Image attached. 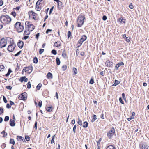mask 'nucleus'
Returning a JSON list of instances; mask_svg holds the SVG:
<instances>
[{
    "label": "nucleus",
    "instance_id": "nucleus-1",
    "mask_svg": "<svg viewBox=\"0 0 149 149\" xmlns=\"http://www.w3.org/2000/svg\"><path fill=\"white\" fill-rule=\"evenodd\" d=\"M1 22L3 24H8L11 21V18L8 15H2L0 17Z\"/></svg>",
    "mask_w": 149,
    "mask_h": 149
},
{
    "label": "nucleus",
    "instance_id": "nucleus-2",
    "mask_svg": "<svg viewBox=\"0 0 149 149\" xmlns=\"http://www.w3.org/2000/svg\"><path fill=\"white\" fill-rule=\"evenodd\" d=\"M85 19V15L84 14H81L79 16L77 21L78 27H81L84 24V20Z\"/></svg>",
    "mask_w": 149,
    "mask_h": 149
},
{
    "label": "nucleus",
    "instance_id": "nucleus-3",
    "mask_svg": "<svg viewBox=\"0 0 149 149\" xmlns=\"http://www.w3.org/2000/svg\"><path fill=\"white\" fill-rule=\"evenodd\" d=\"M115 133L114 128V127H112L107 133V136L109 139H111Z\"/></svg>",
    "mask_w": 149,
    "mask_h": 149
},
{
    "label": "nucleus",
    "instance_id": "nucleus-4",
    "mask_svg": "<svg viewBox=\"0 0 149 149\" xmlns=\"http://www.w3.org/2000/svg\"><path fill=\"white\" fill-rule=\"evenodd\" d=\"M6 44V40L4 38H2L0 40V47L2 48L5 47Z\"/></svg>",
    "mask_w": 149,
    "mask_h": 149
},
{
    "label": "nucleus",
    "instance_id": "nucleus-5",
    "mask_svg": "<svg viewBox=\"0 0 149 149\" xmlns=\"http://www.w3.org/2000/svg\"><path fill=\"white\" fill-rule=\"evenodd\" d=\"M27 93L26 92H24L21 94V96H19L18 98L19 100H26L27 99Z\"/></svg>",
    "mask_w": 149,
    "mask_h": 149
},
{
    "label": "nucleus",
    "instance_id": "nucleus-6",
    "mask_svg": "<svg viewBox=\"0 0 149 149\" xmlns=\"http://www.w3.org/2000/svg\"><path fill=\"white\" fill-rule=\"evenodd\" d=\"M87 39V37L85 35H83L81 38L78 40L77 42V45H79V44H81L82 45L83 42L85 41Z\"/></svg>",
    "mask_w": 149,
    "mask_h": 149
},
{
    "label": "nucleus",
    "instance_id": "nucleus-7",
    "mask_svg": "<svg viewBox=\"0 0 149 149\" xmlns=\"http://www.w3.org/2000/svg\"><path fill=\"white\" fill-rule=\"evenodd\" d=\"M105 64L107 67L112 68L113 66V62L109 60H107L105 62Z\"/></svg>",
    "mask_w": 149,
    "mask_h": 149
},
{
    "label": "nucleus",
    "instance_id": "nucleus-8",
    "mask_svg": "<svg viewBox=\"0 0 149 149\" xmlns=\"http://www.w3.org/2000/svg\"><path fill=\"white\" fill-rule=\"evenodd\" d=\"M7 40H8L9 42H10V45L11 46H16V44H15L14 40L10 38H7Z\"/></svg>",
    "mask_w": 149,
    "mask_h": 149
},
{
    "label": "nucleus",
    "instance_id": "nucleus-9",
    "mask_svg": "<svg viewBox=\"0 0 149 149\" xmlns=\"http://www.w3.org/2000/svg\"><path fill=\"white\" fill-rule=\"evenodd\" d=\"M16 46L9 45L7 48V50L10 52H12L14 50Z\"/></svg>",
    "mask_w": 149,
    "mask_h": 149
},
{
    "label": "nucleus",
    "instance_id": "nucleus-10",
    "mask_svg": "<svg viewBox=\"0 0 149 149\" xmlns=\"http://www.w3.org/2000/svg\"><path fill=\"white\" fill-rule=\"evenodd\" d=\"M24 29V26L23 25L20 24L19 26H18V28L17 29V31L19 33L22 32Z\"/></svg>",
    "mask_w": 149,
    "mask_h": 149
},
{
    "label": "nucleus",
    "instance_id": "nucleus-11",
    "mask_svg": "<svg viewBox=\"0 0 149 149\" xmlns=\"http://www.w3.org/2000/svg\"><path fill=\"white\" fill-rule=\"evenodd\" d=\"M18 47L20 49H22L24 46V42L22 41L19 40L17 43Z\"/></svg>",
    "mask_w": 149,
    "mask_h": 149
},
{
    "label": "nucleus",
    "instance_id": "nucleus-12",
    "mask_svg": "<svg viewBox=\"0 0 149 149\" xmlns=\"http://www.w3.org/2000/svg\"><path fill=\"white\" fill-rule=\"evenodd\" d=\"M33 67L32 65L29 66L28 67H27V70H28V71H27V73L29 74H30L32 72L33 70Z\"/></svg>",
    "mask_w": 149,
    "mask_h": 149
},
{
    "label": "nucleus",
    "instance_id": "nucleus-13",
    "mask_svg": "<svg viewBox=\"0 0 149 149\" xmlns=\"http://www.w3.org/2000/svg\"><path fill=\"white\" fill-rule=\"evenodd\" d=\"M124 63L122 62H120L117 64L115 66V69L116 70H117L118 68L121 65H124Z\"/></svg>",
    "mask_w": 149,
    "mask_h": 149
},
{
    "label": "nucleus",
    "instance_id": "nucleus-14",
    "mask_svg": "<svg viewBox=\"0 0 149 149\" xmlns=\"http://www.w3.org/2000/svg\"><path fill=\"white\" fill-rule=\"evenodd\" d=\"M29 29V31H32L35 29V26L33 24H31L27 27Z\"/></svg>",
    "mask_w": 149,
    "mask_h": 149
},
{
    "label": "nucleus",
    "instance_id": "nucleus-15",
    "mask_svg": "<svg viewBox=\"0 0 149 149\" xmlns=\"http://www.w3.org/2000/svg\"><path fill=\"white\" fill-rule=\"evenodd\" d=\"M17 139L18 141L22 140L23 142H25V140L24 137L21 136H17Z\"/></svg>",
    "mask_w": 149,
    "mask_h": 149
},
{
    "label": "nucleus",
    "instance_id": "nucleus-16",
    "mask_svg": "<svg viewBox=\"0 0 149 149\" xmlns=\"http://www.w3.org/2000/svg\"><path fill=\"white\" fill-rule=\"evenodd\" d=\"M141 149H149V146L146 143H144L142 146Z\"/></svg>",
    "mask_w": 149,
    "mask_h": 149
},
{
    "label": "nucleus",
    "instance_id": "nucleus-17",
    "mask_svg": "<svg viewBox=\"0 0 149 149\" xmlns=\"http://www.w3.org/2000/svg\"><path fill=\"white\" fill-rule=\"evenodd\" d=\"M57 3L58 8L60 10L62 8V7H63V6H62V3L60 1L57 2Z\"/></svg>",
    "mask_w": 149,
    "mask_h": 149
},
{
    "label": "nucleus",
    "instance_id": "nucleus-18",
    "mask_svg": "<svg viewBox=\"0 0 149 149\" xmlns=\"http://www.w3.org/2000/svg\"><path fill=\"white\" fill-rule=\"evenodd\" d=\"M15 122L12 121V120L10 119V125L12 127H14L15 125Z\"/></svg>",
    "mask_w": 149,
    "mask_h": 149
},
{
    "label": "nucleus",
    "instance_id": "nucleus-19",
    "mask_svg": "<svg viewBox=\"0 0 149 149\" xmlns=\"http://www.w3.org/2000/svg\"><path fill=\"white\" fill-rule=\"evenodd\" d=\"M21 24L20 22H17L15 24V28L17 29L18 28V26H19Z\"/></svg>",
    "mask_w": 149,
    "mask_h": 149
},
{
    "label": "nucleus",
    "instance_id": "nucleus-20",
    "mask_svg": "<svg viewBox=\"0 0 149 149\" xmlns=\"http://www.w3.org/2000/svg\"><path fill=\"white\" fill-rule=\"evenodd\" d=\"M120 83V81L118 80H115V82L114 84L112 85L114 86H116L117 85L119 84Z\"/></svg>",
    "mask_w": 149,
    "mask_h": 149
},
{
    "label": "nucleus",
    "instance_id": "nucleus-21",
    "mask_svg": "<svg viewBox=\"0 0 149 149\" xmlns=\"http://www.w3.org/2000/svg\"><path fill=\"white\" fill-rule=\"evenodd\" d=\"M46 108L47 111L48 112H51L52 110V106L46 107Z\"/></svg>",
    "mask_w": 149,
    "mask_h": 149
},
{
    "label": "nucleus",
    "instance_id": "nucleus-22",
    "mask_svg": "<svg viewBox=\"0 0 149 149\" xmlns=\"http://www.w3.org/2000/svg\"><path fill=\"white\" fill-rule=\"evenodd\" d=\"M52 74L50 72H48L47 74V78L48 79H52Z\"/></svg>",
    "mask_w": 149,
    "mask_h": 149
},
{
    "label": "nucleus",
    "instance_id": "nucleus-23",
    "mask_svg": "<svg viewBox=\"0 0 149 149\" xmlns=\"http://www.w3.org/2000/svg\"><path fill=\"white\" fill-rule=\"evenodd\" d=\"M106 149H116V148L113 145H110L107 147Z\"/></svg>",
    "mask_w": 149,
    "mask_h": 149
},
{
    "label": "nucleus",
    "instance_id": "nucleus-24",
    "mask_svg": "<svg viewBox=\"0 0 149 149\" xmlns=\"http://www.w3.org/2000/svg\"><path fill=\"white\" fill-rule=\"evenodd\" d=\"M84 125L83 127L84 128H87L88 126V123L87 121H85L83 123Z\"/></svg>",
    "mask_w": 149,
    "mask_h": 149
},
{
    "label": "nucleus",
    "instance_id": "nucleus-25",
    "mask_svg": "<svg viewBox=\"0 0 149 149\" xmlns=\"http://www.w3.org/2000/svg\"><path fill=\"white\" fill-rule=\"evenodd\" d=\"M58 42H56L54 43V47H59L61 46V44H58Z\"/></svg>",
    "mask_w": 149,
    "mask_h": 149
},
{
    "label": "nucleus",
    "instance_id": "nucleus-26",
    "mask_svg": "<svg viewBox=\"0 0 149 149\" xmlns=\"http://www.w3.org/2000/svg\"><path fill=\"white\" fill-rule=\"evenodd\" d=\"M1 133L3 135V137H5L7 135V133L4 130L2 131Z\"/></svg>",
    "mask_w": 149,
    "mask_h": 149
},
{
    "label": "nucleus",
    "instance_id": "nucleus-27",
    "mask_svg": "<svg viewBox=\"0 0 149 149\" xmlns=\"http://www.w3.org/2000/svg\"><path fill=\"white\" fill-rule=\"evenodd\" d=\"M33 62L35 64H36L38 62V59L37 57H35L33 59Z\"/></svg>",
    "mask_w": 149,
    "mask_h": 149
},
{
    "label": "nucleus",
    "instance_id": "nucleus-28",
    "mask_svg": "<svg viewBox=\"0 0 149 149\" xmlns=\"http://www.w3.org/2000/svg\"><path fill=\"white\" fill-rule=\"evenodd\" d=\"M56 63L58 65H59L60 64V61L59 58L58 57H57L56 58Z\"/></svg>",
    "mask_w": 149,
    "mask_h": 149
},
{
    "label": "nucleus",
    "instance_id": "nucleus-29",
    "mask_svg": "<svg viewBox=\"0 0 149 149\" xmlns=\"http://www.w3.org/2000/svg\"><path fill=\"white\" fill-rule=\"evenodd\" d=\"M12 72V70H11V69L10 68H9L8 70V72L7 73V74H5V76H6V77H7Z\"/></svg>",
    "mask_w": 149,
    "mask_h": 149
},
{
    "label": "nucleus",
    "instance_id": "nucleus-30",
    "mask_svg": "<svg viewBox=\"0 0 149 149\" xmlns=\"http://www.w3.org/2000/svg\"><path fill=\"white\" fill-rule=\"evenodd\" d=\"M30 31H29L28 30V31H26V30H25L24 31V35H29L30 33Z\"/></svg>",
    "mask_w": 149,
    "mask_h": 149
},
{
    "label": "nucleus",
    "instance_id": "nucleus-31",
    "mask_svg": "<svg viewBox=\"0 0 149 149\" xmlns=\"http://www.w3.org/2000/svg\"><path fill=\"white\" fill-rule=\"evenodd\" d=\"M118 20L121 23H125V19H123V18H119L118 19Z\"/></svg>",
    "mask_w": 149,
    "mask_h": 149
},
{
    "label": "nucleus",
    "instance_id": "nucleus-32",
    "mask_svg": "<svg viewBox=\"0 0 149 149\" xmlns=\"http://www.w3.org/2000/svg\"><path fill=\"white\" fill-rule=\"evenodd\" d=\"M29 15V16H30V15H33V14L35 15L36 13H34L33 11H29L28 12Z\"/></svg>",
    "mask_w": 149,
    "mask_h": 149
},
{
    "label": "nucleus",
    "instance_id": "nucleus-33",
    "mask_svg": "<svg viewBox=\"0 0 149 149\" xmlns=\"http://www.w3.org/2000/svg\"><path fill=\"white\" fill-rule=\"evenodd\" d=\"M10 144H13V145H15V142L14 140V139H13L11 138L10 139Z\"/></svg>",
    "mask_w": 149,
    "mask_h": 149
},
{
    "label": "nucleus",
    "instance_id": "nucleus-34",
    "mask_svg": "<svg viewBox=\"0 0 149 149\" xmlns=\"http://www.w3.org/2000/svg\"><path fill=\"white\" fill-rule=\"evenodd\" d=\"M42 86V84L41 83H39L37 86L36 88L37 90H40L41 87Z\"/></svg>",
    "mask_w": 149,
    "mask_h": 149
},
{
    "label": "nucleus",
    "instance_id": "nucleus-35",
    "mask_svg": "<svg viewBox=\"0 0 149 149\" xmlns=\"http://www.w3.org/2000/svg\"><path fill=\"white\" fill-rule=\"evenodd\" d=\"M25 78V76H22L19 79V81H20L21 82H23L24 81V79Z\"/></svg>",
    "mask_w": 149,
    "mask_h": 149
},
{
    "label": "nucleus",
    "instance_id": "nucleus-36",
    "mask_svg": "<svg viewBox=\"0 0 149 149\" xmlns=\"http://www.w3.org/2000/svg\"><path fill=\"white\" fill-rule=\"evenodd\" d=\"M93 118L92 120V122H93L97 119L96 116L95 115L93 114Z\"/></svg>",
    "mask_w": 149,
    "mask_h": 149
},
{
    "label": "nucleus",
    "instance_id": "nucleus-37",
    "mask_svg": "<svg viewBox=\"0 0 149 149\" xmlns=\"http://www.w3.org/2000/svg\"><path fill=\"white\" fill-rule=\"evenodd\" d=\"M11 14L13 17H14L15 18V17L16 14L15 12V11H12L11 13Z\"/></svg>",
    "mask_w": 149,
    "mask_h": 149
},
{
    "label": "nucleus",
    "instance_id": "nucleus-38",
    "mask_svg": "<svg viewBox=\"0 0 149 149\" xmlns=\"http://www.w3.org/2000/svg\"><path fill=\"white\" fill-rule=\"evenodd\" d=\"M39 5L38 4L36 5V10L38 11H40V8H39Z\"/></svg>",
    "mask_w": 149,
    "mask_h": 149
},
{
    "label": "nucleus",
    "instance_id": "nucleus-39",
    "mask_svg": "<svg viewBox=\"0 0 149 149\" xmlns=\"http://www.w3.org/2000/svg\"><path fill=\"white\" fill-rule=\"evenodd\" d=\"M25 138L27 141H29L30 140V138L29 136L28 135H25Z\"/></svg>",
    "mask_w": 149,
    "mask_h": 149
},
{
    "label": "nucleus",
    "instance_id": "nucleus-40",
    "mask_svg": "<svg viewBox=\"0 0 149 149\" xmlns=\"http://www.w3.org/2000/svg\"><path fill=\"white\" fill-rule=\"evenodd\" d=\"M62 56L64 58H65L66 56V55L65 52V51L64 50L63 52V53L62 54Z\"/></svg>",
    "mask_w": 149,
    "mask_h": 149
},
{
    "label": "nucleus",
    "instance_id": "nucleus-41",
    "mask_svg": "<svg viewBox=\"0 0 149 149\" xmlns=\"http://www.w3.org/2000/svg\"><path fill=\"white\" fill-rule=\"evenodd\" d=\"M5 68L4 66L3 65H0V71H3Z\"/></svg>",
    "mask_w": 149,
    "mask_h": 149
},
{
    "label": "nucleus",
    "instance_id": "nucleus-42",
    "mask_svg": "<svg viewBox=\"0 0 149 149\" xmlns=\"http://www.w3.org/2000/svg\"><path fill=\"white\" fill-rule=\"evenodd\" d=\"M51 53L54 55H55L57 54V51L55 49H53L51 51Z\"/></svg>",
    "mask_w": 149,
    "mask_h": 149
},
{
    "label": "nucleus",
    "instance_id": "nucleus-43",
    "mask_svg": "<svg viewBox=\"0 0 149 149\" xmlns=\"http://www.w3.org/2000/svg\"><path fill=\"white\" fill-rule=\"evenodd\" d=\"M27 87L28 89L30 88L31 87V84L30 81H29L27 84Z\"/></svg>",
    "mask_w": 149,
    "mask_h": 149
},
{
    "label": "nucleus",
    "instance_id": "nucleus-44",
    "mask_svg": "<svg viewBox=\"0 0 149 149\" xmlns=\"http://www.w3.org/2000/svg\"><path fill=\"white\" fill-rule=\"evenodd\" d=\"M74 73V74H76L77 73V70L76 68L74 67L73 68Z\"/></svg>",
    "mask_w": 149,
    "mask_h": 149
},
{
    "label": "nucleus",
    "instance_id": "nucleus-45",
    "mask_svg": "<svg viewBox=\"0 0 149 149\" xmlns=\"http://www.w3.org/2000/svg\"><path fill=\"white\" fill-rule=\"evenodd\" d=\"M9 117L8 116H6L5 117L4 120L5 122H7L9 120Z\"/></svg>",
    "mask_w": 149,
    "mask_h": 149
},
{
    "label": "nucleus",
    "instance_id": "nucleus-46",
    "mask_svg": "<svg viewBox=\"0 0 149 149\" xmlns=\"http://www.w3.org/2000/svg\"><path fill=\"white\" fill-rule=\"evenodd\" d=\"M67 66L66 65H63L62 67V68L63 71H65L67 69Z\"/></svg>",
    "mask_w": 149,
    "mask_h": 149
},
{
    "label": "nucleus",
    "instance_id": "nucleus-47",
    "mask_svg": "<svg viewBox=\"0 0 149 149\" xmlns=\"http://www.w3.org/2000/svg\"><path fill=\"white\" fill-rule=\"evenodd\" d=\"M94 83V81L93 79L92 78H91L89 81V83L91 84H93Z\"/></svg>",
    "mask_w": 149,
    "mask_h": 149
},
{
    "label": "nucleus",
    "instance_id": "nucleus-48",
    "mask_svg": "<svg viewBox=\"0 0 149 149\" xmlns=\"http://www.w3.org/2000/svg\"><path fill=\"white\" fill-rule=\"evenodd\" d=\"M29 22L28 21H26L25 22V25H26V28H27L29 25H30L31 24H29Z\"/></svg>",
    "mask_w": 149,
    "mask_h": 149
},
{
    "label": "nucleus",
    "instance_id": "nucleus-49",
    "mask_svg": "<svg viewBox=\"0 0 149 149\" xmlns=\"http://www.w3.org/2000/svg\"><path fill=\"white\" fill-rule=\"evenodd\" d=\"M55 135L53 136L52 137V139L51 141V143L52 144L54 143V138H55Z\"/></svg>",
    "mask_w": 149,
    "mask_h": 149
},
{
    "label": "nucleus",
    "instance_id": "nucleus-50",
    "mask_svg": "<svg viewBox=\"0 0 149 149\" xmlns=\"http://www.w3.org/2000/svg\"><path fill=\"white\" fill-rule=\"evenodd\" d=\"M119 101L122 104H124V102L123 101L122 98L121 97H120L119 98Z\"/></svg>",
    "mask_w": 149,
    "mask_h": 149
},
{
    "label": "nucleus",
    "instance_id": "nucleus-51",
    "mask_svg": "<svg viewBox=\"0 0 149 149\" xmlns=\"http://www.w3.org/2000/svg\"><path fill=\"white\" fill-rule=\"evenodd\" d=\"M42 105V101L40 100V101H39V102H38V106H39V107H41Z\"/></svg>",
    "mask_w": 149,
    "mask_h": 149
},
{
    "label": "nucleus",
    "instance_id": "nucleus-52",
    "mask_svg": "<svg viewBox=\"0 0 149 149\" xmlns=\"http://www.w3.org/2000/svg\"><path fill=\"white\" fill-rule=\"evenodd\" d=\"M22 51L21 50L19 51L16 54L14 55V56H19L20 54L21 53Z\"/></svg>",
    "mask_w": 149,
    "mask_h": 149
},
{
    "label": "nucleus",
    "instance_id": "nucleus-53",
    "mask_svg": "<svg viewBox=\"0 0 149 149\" xmlns=\"http://www.w3.org/2000/svg\"><path fill=\"white\" fill-rule=\"evenodd\" d=\"M44 50L42 49H40L39 51V53L40 54H41L44 51Z\"/></svg>",
    "mask_w": 149,
    "mask_h": 149
},
{
    "label": "nucleus",
    "instance_id": "nucleus-54",
    "mask_svg": "<svg viewBox=\"0 0 149 149\" xmlns=\"http://www.w3.org/2000/svg\"><path fill=\"white\" fill-rule=\"evenodd\" d=\"M71 36V33L70 31H69L68 33V38H69Z\"/></svg>",
    "mask_w": 149,
    "mask_h": 149
},
{
    "label": "nucleus",
    "instance_id": "nucleus-55",
    "mask_svg": "<svg viewBox=\"0 0 149 149\" xmlns=\"http://www.w3.org/2000/svg\"><path fill=\"white\" fill-rule=\"evenodd\" d=\"M6 88L9 90H11L12 88V86H7L6 87Z\"/></svg>",
    "mask_w": 149,
    "mask_h": 149
},
{
    "label": "nucleus",
    "instance_id": "nucleus-56",
    "mask_svg": "<svg viewBox=\"0 0 149 149\" xmlns=\"http://www.w3.org/2000/svg\"><path fill=\"white\" fill-rule=\"evenodd\" d=\"M76 125H74V127H73V131L74 132V133H75L76 132Z\"/></svg>",
    "mask_w": 149,
    "mask_h": 149
},
{
    "label": "nucleus",
    "instance_id": "nucleus-57",
    "mask_svg": "<svg viewBox=\"0 0 149 149\" xmlns=\"http://www.w3.org/2000/svg\"><path fill=\"white\" fill-rule=\"evenodd\" d=\"M37 121H36L35 123L34 126L33 127L34 128H35L36 130L37 129Z\"/></svg>",
    "mask_w": 149,
    "mask_h": 149
},
{
    "label": "nucleus",
    "instance_id": "nucleus-58",
    "mask_svg": "<svg viewBox=\"0 0 149 149\" xmlns=\"http://www.w3.org/2000/svg\"><path fill=\"white\" fill-rule=\"evenodd\" d=\"M3 112L4 111L3 109L1 107H0V114L3 113Z\"/></svg>",
    "mask_w": 149,
    "mask_h": 149
},
{
    "label": "nucleus",
    "instance_id": "nucleus-59",
    "mask_svg": "<svg viewBox=\"0 0 149 149\" xmlns=\"http://www.w3.org/2000/svg\"><path fill=\"white\" fill-rule=\"evenodd\" d=\"M36 15L37 14L36 13L35 15L33 14V18L35 20H36L37 19V18H36Z\"/></svg>",
    "mask_w": 149,
    "mask_h": 149
},
{
    "label": "nucleus",
    "instance_id": "nucleus-60",
    "mask_svg": "<svg viewBox=\"0 0 149 149\" xmlns=\"http://www.w3.org/2000/svg\"><path fill=\"white\" fill-rule=\"evenodd\" d=\"M101 141V138H100L98 141H96L97 142V146H99L100 145V143Z\"/></svg>",
    "mask_w": 149,
    "mask_h": 149
},
{
    "label": "nucleus",
    "instance_id": "nucleus-61",
    "mask_svg": "<svg viewBox=\"0 0 149 149\" xmlns=\"http://www.w3.org/2000/svg\"><path fill=\"white\" fill-rule=\"evenodd\" d=\"M54 7L53 6L49 10V14H51L52 11L53 10Z\"/></svg>",
    "mask_w": 149,
    "mask_h": 149
},
{
    "label": "nucleus",
    "instance_id": "nucleus-62",
    "mask_svg": "<svg viewBox=\"0 0 149 149\" xmlns=\"http://www.w3.org/2000/svg\"><path fill=\"white\" fill-rule=\"evenodd\" d=\"M3 101H4V103H7V101L6 98L4 96H3Z\"/></svg>",
    "mask_w": 149,
    "mask_h": 149
},
{
    "label": "nucleus",
    "instance_id": "nucleus-63",
    "mask_svg": "<svg viewBox=\"0 0 149 149\" xmlns=\"http://www.w3.org/2000/svg\"><path fill=\"white\" fill-rule=\"evenodd\" d=\"M122 97L123 98V99L125 100H126V97L125 96V94L124 93H123L122 94Z\"/></svg>",
    "mask_w": 149,
    "mask_h": 149
},
{
    "label": "nucleus",
    "instance_id": "nucleus-64",
    "mask_svg": "<svg viewBox=\"0 0 149 149\" xmlns=\"http://www.w3.org/2000/svg\"><path fill=\"white\" fill-rule=\"evenodd\" d=\"M52 30L50 29H47L46 31V33L47 34H48L49 32H51Z\"/></svg>",
    "mask_w": 149,
    "mask_h": 149
}]
</instances>
